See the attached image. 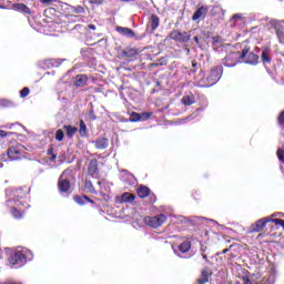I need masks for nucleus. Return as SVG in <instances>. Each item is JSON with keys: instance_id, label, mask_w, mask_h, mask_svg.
Listing matches in <instances>:
<instances>
[{"instance_id": "obj_62", "label": "nucleus", "mask_w": 284, "mask_h": 284, "mask_svg": "<svg viewBox=\"0 0 284 284\" xmlns=\"http://www.w3.org/2000/svg\"><path fill=\"white\" fill-rule=\"evenodd\" d=\"M121 1L129 2V1H132V0H121Z\"/></svg>"}, {"instance_id": "obj_37", "label": "nucleus", "mask_w": 284, "mask_h": 284, "mask_svg": "<svg viewBox=\"0 0 284 284\" xmlns=\"http://www.w3.org/2000/svg\"><path fill=\"white\" fill-rule=\"evenodd\" d=\"M178 221H180V223H194L195 220L194 219H187L183 215H179Z\"/></svg>"}, {"instance_id": "obj_34", "label": "nucleus", "mask_w": 284, "mask_h": 284, "mask_svg": "<svg viewBox=\"0 0 284 284\" xmlns=\"http://www.w3.org/2000/svg\"><path fill=\"white\" fill-rule=\"evenodd\" d=\"M11 214L14 219H23V213L20 210H18L17 207H13L11 210Z\"/></svg>"}, {"instance_id": "obj_13", "label": "nucleus", "mask_w": 284, "mask_h": 284, "mask_svg": "<svg viewBox=\"0 0 284 284\" xmlns=\"http://www.w3.org/2000/svg\"><path fill=\"white\" fill-rule=\"evenodd\" d=\"M276 278H278V271L276 268H271L268 275L263 278V284H276Z\"/></svg>"}, {"instance_id": "obj_54", "label": "nucleus", "mask_w": 284, "mask_h": 284, "mask_svg": "<svg viewBox=\"0 0 284 284\" xmlns=\"http://www.w3.org/2000/svg\"><path fill=\"white\" fill-rule=\"evenodd\" d=\"M272 216H283V219H284V213H275Z\"/></svg>"}, {"instance_id": "obj_60", "label": "nucleus", "mask_w": 284, "mask_h": 284, "mask_svg": "<svg viewBox=\"0 0 284 284\" xmlns=\"http://www.w3.org/2000/svg\"><path fill=\"white\" fill-rule=\"evenodd\" d=\"M50 0H44L43 3H49Z\"/></svg>"}, {"instance_id": "obj_12", "label": "nucleus", "mask_w": 284, "mask_h": 284, "mask_svg": "<svg viewBox=\"0 0 284 284\" xmlns=\"http://www.w3.org/2000/svg\"><path fill=\"white\" fill-rule=\"evenodd\" d=\"M207 6H201L192 16V21H199V19H205L207 17Z\"/></svg>"}, {"instance_id": "obj_42", "label": "nucleus", "mask_w": 284, "mask_h": 284, "mask_svg": "<svg viewBox=\"0 0 284 284\" xmlns=\"http://www.w3.org/2000/svg\"><path fill=\"white\" fill-rule=\"evenodd\" d=\"M192 68H193V69L190 70V73H191V74H194V72H196V70H199V63H196L195 61H193V62H192Z\"/></svg>"}, {"instance_id": "obj_7", "label": "nucleus", "mask_w": 284, "mask_h": 284, "mask_svg": "<svg viewBox=\"0 0 284 284\" xmlns=\"http://www.w3.org/2000/svg\"><path fill=\"white\" fill-rule=\"evenodd\" d=\"M169 39H172L173 41H178V43H187V41L192 39V34L187 31L181 32L179 30H173L169 34Z\"/></svg>"}, {"instance_id": "obj_16", "label": "nucleus", "mask_w": 284, "mask_h": 284, "mask_svg": "<svg viewBox=\"0 0 284 284\" xmlns=\"http://www.w3.org/2000/svg\"><path fill=\"white\" fill-rule=\"evenodd\" d=\"M247 65H256L258 63V55L254 52H246V55L242 59Z\"/></svg>"}, {"instance_id": "obj_18", "label": "nucleus", "mask_w": 284, "mask_h": 284, "mask_svg": "<svg viewBox=\"0 0 284 284\" xmlns=\"http://www.w3.org/2000/svg\"><path fill=\"white\" fill-rule=\"evenodd\" d=\"M271 53H272V49L270 47L263 48L261 59L264 65H267V63H272V58H270Z\"/></svg>"}, {"instance_id": "obj_3", "label": "nucleus", "mask_w": 284, "mask_h": 284, "mask_svg": "<svg viewBox=\"0 0 284 284\" xmlns=\"http://www.w3.org/2000/svg\"><path fill=\"white\" fill-rule=\"evenodd\" d=\"M74 181V171H72V169L64 170L58 180V190L60 194H70Z\"/></svg>"}, {"instance_id": "obj_58", "label": "nucleus", "mask_w": 284, "mask_h": 284, "mask_svg": "<svg viewBox=\"0 0 284 284\" xmlns=\"http://www.w3.org/2000/svg\"><path fill=\"white\" fill-rule=\"evenodd\" d=\"M246 284H252V283L250 282V280H246Z\"/></svg>"}, {"instance_id": "obj_26", "label": "nucleus", "mask_w": 284, "mask_h": 284, "mask_svg": "<svg viewBox=\"0 0 284 284\" xmlns=\"http://www.w3.org/2000/svg\"><path fill=\"white\" fill-rule=\"evenodd\" d=\"M160 24H161V20L159 19V16L152 14L150 18L151 30L154 32V30H156Z\"/></svg>"}, {"instance_id": "obj_38", "label": "nucleus", "mask_w": 284, "mask_h": 284, "mask_svg": "<svg viewBox=\"0 0 284 284\" xmlns=\"http://www.w3.org/2000/svg\"><path fill=\"white\" fill-rule=\"evenodd\" d=\"M270 223H274L275 225H281V227H283L284 230V220L270 217Z\"/></svg>"}, {"instance_id": "obj_15", "label": "nucleus", "mask_w": 284, "mask_h": 284, "mask_svg": "<svg viewBox=\"0 0 284 284\" xmlns=\"http://www.w3.org/2000/svg\"><path fill=\"white\" fill-rule=\"evenodd\" d=\"M97 150H108L110 145V140L108 138H98L95 141H92Z\"/></svg>"}, {"instance_id": "obj_27", "label": "nucleus", "mask_w": 284, "mask_h": 284, "mask_svg": "<svg viewBox=\"0 0 284 284\" xmlns=\"http://www.w3.org/2000/svg\"><path fill=\"white\" fill-rule=\"evenodd\" d=\"M75 203H78V205H85L87 203H94L92 200H90V197L83 195V196H75L74 197Z\"/></svg>"}, {"instance_id": "obj_10", "label": "nucleus", "mask_w": 284, "mask_h": 284, "mask_svg": "<svg viewBox=\"0 0 284 284\" xmlns=\"http://www.w3.org/2000/svg\"><path fill=\"white\" fill-rule=\"evenodd\" d=\"M267 223H270V216L260 219L251 225L250 232L252 234H254L256 232H263V230H265V226L267 225Z\"/></svg>"}, {"instance_id": "obj_55", "label": "nucleus", "mask_w": 284, "mask_h": 284, "mask_svg": "<svg viewBox=\"0 0 284 284\" xmlns=\"http://www.w3.org/2000/svg\"><path fill=\"white\" fill-rule=\"evenodd\" d=\"M202 277H206L207 278V271H203L202 272Z\"/></svg>"}, {"instance_id": "obj_21", "label": "nucleus", "mask_w": 284, "mask_h": 284, "mask_svg": "<svg viewBox=\"0 0 284 284\" xmlns=\"http://www.w3.org/2000/svg\"><path fill=\"white\" fill-rule=\"evenodd\" d=\"M135 196L131 193H123L121 196L116 197L118 203H132Z\"/></svg>"}, {"instance_id": "obj_33", "label": "nucleus", "mask_w": 284, "mask_h": 284, "mask_svg": "<svg viewBox=\"0 0 284 284\" xmlns=\"http://www.w3.org/2000/svg\"><path fill=\"white\" fill-rule=\"evenodd\" d=\"M129 121L131 123H136V121H141V114L136 113V112H132L130 115Z\"/></svg>"}, {"instance_id": "obj_11", "label": "nucleus", "mask_w": 284, "mask_h": 284, "mask_svg": "<svg viewBox=\"0 0 284 284\" xmlns=\"http://www.w3.org/2000/svg\"><path fill=\"white\" fill-rule=\"evenodd\" d=\"M63 63L62 59H47L40 62V68L50 70V68H59Z\"/></svg>"}, {"instance_id": "obj_56", "label": "nucleus", "mask_w": 284, "mask_h": 284, "mask_svg": "<svg viewBox=\"0 0 284 284\" xmlns=\"http://www.w3.org/2000/svg\"><path fill=\"white\" fill-rule=\"evenodd\" d=\"M45 74H54V71H51V72H47Z\"/></svg>"}, {"instance_id": "obj_63", "label": "nucleus", "mask_w": 284, "mask_h": 284, "mask_svg": "<svg viewBox=\"0 0 284 284\" xmlns=\"http://www.w3.org/2000/svg\"><path fill=\"white\" fill-rule=\"evenodd\" d=\"M90 114H94V111H90Z\"/></svg>"}, {"instance_id": "obj_57", "label": "nucleus", "mask_w": 284, "mask_h": 284, "mask_svg": "<svg viewBox=\"0 0 284 284\" xmlns=\"http://www.w3.org/2000/svg\"><path fill=\"white\" fill-rule=\"evenodd\" d=\"M21 190H23V189L18 190V191H17V194H20Z\"/></svg>"}, {"instance_id": "obj_6", "label": "nucleus", "mask_w": 284, "mask_h": 284, "mask_svg": "<svg viewBox=\"0 0 284 284\" xmlns=\"http://www.w3.org/2000/svg\"><path fill=\"white\" fill-rule=\"evenodd\" d=\"M190 250H192V243L190 241L182 242L178 246V250L173 247L174 254H176V256L180 258H190V256H192L191 254H187Z\"/></svg>"}, {"instance_id": "obj_28", "label": "nucleus", "mask_w": 284, "mask_h": 284, "mask_svg": "<svg viewBox=\"0 0 284 284\" xmlns=\"http://www.w3.org/2000/svg\"><path fill=\"white\" fill-rule=\"evenodd\" d=\"M138 196H140V199H146V196H150V189H148V186H140L138 189Z\"/></svg>"}, {"instance_id": "obj_14", "label": "nucleus", "mask_w": 284, "mask_h": 284, "mask_svg": "<svg viewBox=\"0 0 284 284\" xmlns=\"http://www.w3.org/2000/svg\"><path fill=\"white\" fill-rule=\"evenodd\" d=\"M121 181H123L125 185H129L130 187L136 185V178H134V175H132V173H129L128 171H123Z\"/></svg>"}, {"instance_id": "obj_8", "label": "nucleus", "mask_w": 284, "mask_h": 284, "mask_svg": "<svg viewBox=\"0 0 284 284\" xmlns=\"http://www.w3.org/2000/svg\"><path fill=\"white\" fill-rule=\"evenodd\" d=\"M7 156L10 161H21L23 159V148L21 145L11 146L7 151Z\"/></svg>"}, {"instance_id": "obj_48", "label": "nucleus", "mask_w": 284, "mask_h": 284, "mask_svg": "<svg viewBox=\"0 0 284 284\" xmlns=\"http://www.w3.org/2000/svg\"><path fill=\"white\" fill-rule=\"evenodd\" d=\"M14 204L17 205V207H20V205H23V201L17 199V200H13Z\"/></svg>"}, {"instance_id": "obj_47", "label": "nucleus", "mask_w": 284, "mask_h": 284, "mask_svg": "<svg viewBox=\"0 0 284 284\" xmlns=\"http://www.w3.org/2000/svg\"><path fill=\"white\" fill-rule=\"evenodd\" d=\"M210 280H207V277H201L200 280H197V284H206L209 283Z\"/></svg>"}, {"instance_id": "obj_24", "label": "nucleus", "mask_w": 284, "mask_h": 284, "mask_svg": "<svg viewBox=\"0 0 284 284\" xmlns=\"http://www.w3.org/2000/svg\"><path fill=\"white\" fill-rule=\"evenodd\" d=\"M136 54H138L136 49H132V48L126 49L122 52V57H124L125 59H129V61H133Z\"/></svg>"}, {"instance_id": "obj_51", "label": "nucleus", "mask_w": 284, "mask_h": 284, "mask_svg": "<svg viewBox=\"0 0 284 284\" xmlns=\"http://www.w3.org/2000/svg\"><path fill=\"white\" fill-rule=\"evenodd\" d=\"M192 119H196V114H191V115H189L187 118H185V120L184 121H192Z\"/></svg>"}, {"instance_id": "obj_64", "label": "nucleus", "mask_w": 284, "mask_h": 284, "mask_svg": "<svg viewBox=\"0 0 284 284\" xmlns=\"http://www.w3.org/2000/svg\"><path fill=\"white\" fill-rule=\"evenodd\" d=\"M98 185H101V181L98 182Z\"/></svg>"}, {"instance_id": "obj_29", "label": "nucleus", "mask_w": 284, "mask_h": 284, "mask_svg": "<svg viewBox=\"0 0 284 284\" xmlns=\"http://www.w3.org/2000/svg\"><path fill=\"white\" fill-rule=\"evenodd\" d=\"M80 136H88V125L83 120L80 121V129H79Z\"/></svg>"}, {"instance_id": "obj_40", "label": "nucleus", "mask_w": 284, "mask_h": 284, "mask_svg": "<svg viewBox=\"0 0 284 284\" xmlns=\"http://www.w3.org/2000/svg\"><path fill=\"white\" fill-rule=\"evenodd\" d=\"M150 116H152V113L143 112L140 114V121H148V119H150Z\"/></svg>"}, {"instance_id": "obj_20", "label": "nucleus", "mask_w": 284, "mask_h": 284, "mask_svg": "<svg viewBox=\"0 0 284 284\" xmlns=\"http://www.w3.org/2000/svg\"><path fill=\"white\" fill-rule=\"evenodd\" d=\"M12 9L16 10V12H22L23 14H31L32 12L24 3H14Z\"/></svg>"}, {"instance_id": "obj_35", "label": "nucleus", "mask_w": 284, "mask_h": 284, "mask_svg": "<svg viewBox=\"0 0 284 284\" xmlns=\"http://www.w3.org/2000/svg\"><path fill=\"white\" fill-rule=\"evenodd\" d=\"M0 105L2 108H12V105H14V103L10 100L3 99V100H0Z\"/></svg>"}, {"instance_id": "obj_4", "label": "nucleus", "mask_w": 284, "mask_h": 284, "mask_svg": "<svg viewBox=\"0 0 284 284\" xmlns=\"http://www.w3.org/2000/svg\"><path fill=\"white\" fill-rule=\"evenodd\" d=\"M246 55L247 49H243L242 52H231L223 59V65H225V68H236Z\"/></svg>"}, {"instance_id": "obj_46", "label": "nucleus", "mask_w": 284, "mask_h": 284, "mask_svg": "<svg viewBox=\"0 0 284 284\" xmlns=\"http://www.w3.org/2000/svg\"><path fill=\"white\" fill-rule=\"evenodd\" d=\"M278 123H280V125H284V111L281 112L278 115Z\"/></svg>"}, {"instance_id": "obj_5", "label": "nucleus", "mask_w": 284, "mask_h": 284, "mask_svg": "<svg viewBox=\"0 0 284 284\" xmlns=\"http://www.w3.org/2000/svg\"><path fill=\"white\" fill-rule=\"evenodd\" d=\"M168 221V215L160 213L155 216H145L144 223L145 225H149L150 227H153L156 230V227H161L165 222Z\"/></svg>"}, {"instance_id": "obj_43", "label": "nucleus", "mask_w": 284, "mask_h": 284, "mask_svg": "<svg viewBox=\"0 0 284 284\" xmlns=\"http://www.w3.org/2000/svg\"><path fill=\"white\" fill-rule=\"evenodd\" d=\"M241 19H243V14H241V13H235L232 17V21H241Z\"/></svg>"}, {"instance_id": "obj_25", "label": "nucleus", "mask_w": 284, "mask_h": 284, "mask_svg": "<svg viewBox=\"0 0 284 284\" xmlns=\"http://www.w3.org/2000/svg\"><path fill=\"white\" fill-rule=\"evenodd\" d=\"M63 130H65L68 139H73L74 134L79 132V128L72 125H64Z\"/></svg>"}, {"instance_id": "obj_45", "label": "nucleus", "mask_w": 284, "mask_h": 284, "mask_svg": "<svg viewBox=\"0 0 284 284\" xmlns=\"http://www.w3.org/2000/svg\"><path fill=\"white\" fill-rule=\"evenodd\" d=\"M53 152V149H48V154L51 155L50 160L51 161H54V159H57V154L52 153Z\"/></svg>"}, {"instance_id": "obj_61", "label": "nucleus", "mask_w": 284, "mask_h": 284, "mask_svg": "<svg viewBox=\"0 0 284 284\" xmlns=\"http://www.w3.org/2000/svg\"><path fill=\"white\" fill-rule=\"evenodd\" d=\"M91 119L94 121V119H97V116L93 115V116H91Z\"/></svg>"}, {"instance_id": "obj_9", "label": "nucleus", "mask_w": 284, "mask_h": 284, "mask_svg": "<svg viewBox=\"0 0 284 284\" xmlns=\"http://www.w3.org/2000/svg\"><path fill=\"white\" fill-rule=\"evenodd\" d=\"M115 32L121 34V37H126V39H135V41H141V39H143V37H136V33L128 27H116Z\"/></svg>"}, {"instance_id": "obj_22", "label": "nucleus", "mask_w": 284, "mask_h": 284, "mask_svg": "<svg viewBox=\"0 0 284 284\" xmlns=\"http://www.w3.org/2000/svg\"><path fill=\"white\" fill-rule=\"evenodd\" d=\"M283 26L281 24V22H278L277 20H270L267 23H266V29L272 31L274 30L275 32L278 31Z\"/></svg>"}, {"instance_id": "obj_50", "label": "nucleus", "mask_w": 284, "mask_h": 284, "mask_svg": "<svg viewBox=\"0 0 284 284\" xmlns=\"http://www.w3.org/2000/svg\"><path fill=\"white\" fill-rule=\"evenodd\" d=\"M105 0H91V3H95L97 6H101Z\"/></svg>"}, {"instance_id": "obj_36", "label": "nucleus", "mask_w": 284, "mask_h": 284, "mask_svg": "<svg viewBox=\"0 0 284 284\" xmlns=\"http://www.w3.org/2000/svg\"><path fill=\"white\" fill-rule=\"evenodd\" d=\"M73 30H77L78 32H80V34H83V32H85L88 30V27H85L83 24H75L73 27Z\"/></svg>"}, {"instance_id": "obj_49", "label": "nucleus", "mask_w": 284, "mask_h": 284, "mask_svg": "<svg viewBox=\"0 0 284 284\" xmlns=\"http://www.w3.org/2000/svg\"><path fill=\"white\" fill-rule=\"evenodd\" d=\"M6 136H8V132L0 130V139H6Z\"/></svg>"}, {"instance_id": "obj_19", "label": "nucleus", "mask_w": 284, "mask_h": 284, "mask_svg": "<svg viewBox=\"0 0 284 284\" xmlns=\"http://www.w3.org/2000/svg\"><path fill=\"white\" fill-rule=\"evenodd\" d=\"M87 83H88V75L85 74H78L73 80V84L75 85V88H84Z\"/></svg>"}, {"instance_id": "obj_52", "label": "nucleus", "mask_w": 284, "mask_h": 284, "mask_svg": "<svg viewBox=\"0 0 284 284\" xmlns=\"http://www.w3.org/2000/svg\"><path fill=\"white\" fill-rule=\"evenodd\" d=\"M193 41H195L196 45H201V41H199V37L195 36L193 38Z\"/></svg>"}, {"instance_id": "obj_31", "label": "nucleus", "mask_w": 284, "mask_h": 284, "mask_svg": "<svg viewBox=\"0 0 284 284\" xmlns=\"http://www.w3.org/2000/svg\"><path fill=\"white\" fill-rule=\"evenodd\" d=\"M85 190L90 192L91 194H97V191L94 190V186L92 185V181H85L84 183Z\"/></svg>"}, {"instance_id": "obj_44", "label": "nucleus", "mask_w": 284, "mask_h": 284, "mask_svg": "<svg viewBox=\"0 0 284 284\" xmlns=\"http://www.w3.org/2000/svg\"><path fill=\"white\" fill-rule=\"evenodd\" d=\"M75 14H82V12H85V9L83 7L79 6L74 9Z\"/></svg>"}, {"instance_id": "obj_39", "label": "nucleus", "mask_w": 284, "mask_h": 284, "mask_svg": "<svg viewBox=\"0 0 284 284\" xmlns=\"http://www.w3.org/2000/svg\"><path fill=\"white\" fill-rule=\"evenodd\" d=\"M28 94H30V89L28 87L20 90V98L21 99H26V97H28Z\"/></svg>"}, {"instance_id": "obj_1", "label": "nucleus", "mask_w": 284, "mask_h": 284, "mask_svg": "<svg viewBox=\"0 0 284 284\" xmlns=\"http://www.w3.org/2000/svg\"><path fill=\"white\" fill-rule=\"evenodd\" d=\"M32 258H34L32 251L28 248L17 250L10 254L9 264L11 267L19 270V267H23L28 261H32Z\"/></svg>"}, {"instance_id": "obj_59", "label": "nucleus", "mask_w": 284, "mask_h": 284, "mask_svg": "<svg viewBox=\"0 0 284 284\" xmlns=\"http://www.w3.org/2000/svg\"><path fill=\"white\" fill-rule=\"evenodd\" d=\"M202 256H203V258H204V260H206V258H207V255H202Z\"/></svg>"}, {"instance_id": "obj_53", "label": "nucleus", "mask_w": 284, "mask_h": 284, "mask_svg": "<svg viewBox=\"0 0 284 284\" xmlns=\"http://www.w3.org/2000/svg\"><path fill=\"white\" fill-rule=\"evenodd\" d=\"M87 28H89V30H97V26H94V24H88Z\"/></svg>"}, {"instance_id": "obj_17", "label": "nucleus", "mask_w": 284, "mask_h": 284, "mask_svg": "<svg viewBox=\"0 0 284 284\" xmlns=\"http://www.w3.org/2000/svg\"><path fill=\"white\" fill-rule=\"evenodd\" d=\"M89 176H94V174H99V161L97 159H92L88 166Z\"/></svg>"}, {"instance_id": "obj_23", "label": "nucleus", "mask_w": 284, "mask_h": 284, "mask_svg": "<svg viewBox=\"0 0 284 284\" xmlns=\"http://www.w3.org/2000/svg\"><path fill=\"white\" fill-rule=\"evenodd\" d=\"M181 103L183 105H194V103H196V99L194 98V94L190 93L181 99Z\"/></svg>"}, {"instance_id": "obj_41", "label": "nucleus", "mask_w": 284, "mask_h": 284, "mask_svg": "<svg viewBox=\"0 0 284 284\" xmlns=\"http://www.w3.org/2000/svg\"><path fill=\"white\" fill-rule=\"evenodd\" d=\"M277 159L281 161V163H284V149L277 150Z\"/></svg>"}, {"instance_id": "obj_30", "label": "nucleus", "mask_w": 284, "mask_h": 284, "mask_svg": "<svg viewBox=\"0 0 284 284\" xmlns=\"http://www.w3.org/2000/svg\"><path fill=\"white\" fill-rule=\"evenodd\" d=\"M276 38L278 40V43H282V45H284V28H280L277 29V31H275Z\"/></svg>"}, {"instance_id": "obj_32", "label": "nucleus", "mask_w": 284, "mask_h": 284, "mask_svg": "<svg viewBox=\"0 0 284 284\" xmlns=\"http://www.w3.org/2000/svg\"><path fill=\"white\" fill-rule=\"evenodd\" d=\"M63 139H65V133L63 132V130L59 129L55 132V141H63Z\"/></svg>"}, {"instance_id": "obj_2", "label": "nucleus", "mask_w": 284, "mask_h": 284, "mask_svg": "<svg viewBox=\"0 0 284 284\" xmlns=\"http://www.w3.org/2000/svg\"><path fill=\"white\" fill-rule=\"evenodd\" d=\"M222 77L223 68L217 65L213 68L206 77L201 78L196 85L197 88H212V85H216L217 81H221Z\"/></svg>"}]
</instances>
